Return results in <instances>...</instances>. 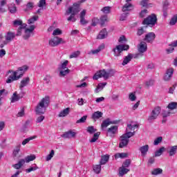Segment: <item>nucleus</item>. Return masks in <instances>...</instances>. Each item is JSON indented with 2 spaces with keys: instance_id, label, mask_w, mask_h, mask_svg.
I'll return each mask as SVG.
<instances>
[{
  "instance_id": "1",
  "label": "nucleus",
  "mask_w": 177,
  "mask_h": 177,
  "mask_svg": "<svg viewBox=\"0 0 177 177\" xmlns=\"http://www.w3.org/2000/svg\"><path fill=\"white\" fill-rule=\"evenodd\" d=\"M27 70H28V66L24 65L19 67L16 71H9L8 73H10V75L6 80V83L12 84L13 81H17V80H20V78L24 75V73H26Z\"/></svg>"
},
{
  "instance_id": "2",
  "label": "nucleus",
  "mask_w": 177,
  "mask_h": 177,
  "mask_svg": "<svg viewBox=\"0 0 177 177\" xmlns=\"http://www.w3.org/2000/svg\"><path fill=\"white\" fill-rule=\"evenodd\" d=\"M80 5L81 3L80 2L74 3L73 6L68 8L65 13L66 16H70L67 19L68 21H72L73 23H75V21H77V19H75V15L81 12V8H80Z\"/></svg>"
},
{
  "instance_id": "3",
  "label": "nucleus",
  "mask_w": 177,
  "mask_h": 177,
  "mask_svg": "<svg viewBox=\"0 0 177 177\" xmlns=\"http://www.w3.org/2000/svg\"><path fill=\"white\" fill-rule=\"evenodd\" d=\"M49 103V97H45L43 98L36 106L35 111L37 114H44L46 111V108L48 107Z\"/></svg>"
},
{
  "instance_id": "4",
  "label": "nucleus",
  "mask_w": 177,
  "mask_h": 177,
  "mask_svg": "<svg viewBox=\"0 0 177 177\" xmlns=\"http://www.w3.org/2000/svg\"><path fill=\"white\" fill-rule=\"evenodd\" d=\"M114 75V72L113 70L109 69L106 71L104 69L100 70L97 71L94 76L93 77V80H99V78H104V80H107L110 77H113Z\"/></svg>"
},
{
  "instance_id": "5",
  "label": "nucleus",
  "mask_w": 177,
  "mask_h": 177,
  "mask_svg": "<svg viewBox=\"0 0 177 177\" xmlns=\"http://www.w3.org/2000/svg\"><path fill=\"white\" fill-rule=\"evenodd\" d=\"M135 136V131L127 132L126 133L121 136L120 138V142L119 143L120 149L127 147L128 146V143H129V138H132V136Z\"/></svg>"
},
{
  "instance_id": "6",
  "label": "nucleus",
  "mask_w": 177,
  "mask_h": 177,
  "mask_svg": "<svg viewBox=\"0 0 177 177\" xmlns=\"http://www.w3.org/2000/svg\"><path fill=\"white\" fill-rule=\"evenodd\" d=\"M35 158H37V157L34 154L27 156L25 159H20L18 162L13 165L12 167L15 168V169H20V168H21V167H23L26 162L28 163L31 161H34Z\"/></svg>"
},
{
  "instance_id": "7",
  "label": "nucleus",
  "mask_w": 177,
  "mask_h": 177,
  "mask_svg": "<svg viewBox=\"0 0 177 177\" xmlns=\"http://www.w3.org/2000/svg\"><path fill=\"white\" fill-rule=\"evenodd\" d=\"M68 64V60H65L63 62H61L58 67V71H59V77H66L68 74H70V69L67 68Z\"/></svg>"
},
{
  "instance_id": "8",
  "label": "nucleus",
  "mask_w": 177,
  "mask_h": 177,
  "mask_svg": "<svg viewBox=\"0 0 177 177\" xmlns=\"http://www.w3.org/2000/svg\"><path fill=\"white\" fill-rule=\"evenodd\" d=\"M128 49H129V45L119 44L113 48L112 51L113 52V55L115 57H120V56H121V53H122L124 50H128Z\"/></svg>"
},
{
  "instance_id": "9",
  "label": "nucleus",
  "mask_w": 177,
  "mask_h": 177,
  "mask_svg": "<svg viewBox=\"0 0 177 177\" xmlns=\"http://www.w3.org/2000/svg\"><path fill=\"white\" fill-rule=\"evenodd\" d=\"M160 113L161 108L160 106H156L153 108L150 115L148 116L147 121L149 122H153L154 120H157V118H158V116L160 115Z\"/></svg>"
},
{
  "instance_id": "10",
  "label": "nucleus",
  "mask_w": 177,
  "mask_h": 177,
  "mask_svg": "<svg viewBox=\"0 0 177 177\" xmlns=\"http://www.w3.org/2000/svg\"><path fill=\"white\" fill-rule=\"evenodd\" d=\"M156 23H157V16L154 14L148 16L142 21V24L147 26H155Z\"/></svg>"
},
{
  "instance_id": "11",
  "label": "nucleus",
  "mask_w": 177,
  "mask_h": 177,
  "mask_svg": "<svg viewBox=\"0 0 177 177\" xmlns=\"http://www.w3.org/2000/svg\"><path fill=\"white\" fill-rule=\"evenodd\" d=\"M60 44H66V41L61 37H55L49 41L50 46H57Z\"/></svg>"
},
{
  "instance_id": "12",
  "label": "nucleus",
  "mask_w": 177,
  "mask_h": 177,
  "mask_svg": "<svg viewBox=\"0 0 177 177\" xmlns=\"http://www.w3.org/2000/svg\"><path fill=\"white\" fill-rule=\"evenodd\" d=\"M139 56H142L140 53H137L136 55L129 54L126 56L122 63V66H127V64L132 60V59H138Z\"/></svg>"
},
{
  "instance_id": "13",
  "label": "nucleus",
  "mask_w": 177,
  "mask_h": 177,
  "mask_svg": "<svg viewBox=\"0 0 177 177\" xmlns=\"http://www.w3.org/2000/svg\"><path fill=\"white\" fill-rule=\"evenodd\" d=\"M24 97V93H18L17 91H15L11 96V103H16L19 102L20 99H23Z\"/></svg>"
},
{
  "instance_id": "14",
  "label": "nucleus",
  "mask_w": 177,
  "mask_h": 177,
  "mask_svg": "<svg viewBox=\"0 0 177 177\" xmlns=\"http://www.w3.org/2000/svg\"><path fill=\"white\" fill-rule=\"evenodd\" d=\"M147 50V44L145 41H141L138 44V53H140L139 57H142L143 56V53Z\"/></svg>"
},
{
  "instance_id": "15",
  "label": "nucleus",
  "mask_w": 177,
  "mask_h": 177,
  "mask_svg": "<svg viewBox=\"0 0 177 177\" xmlns=\"http://www.w3.org/2000/svg\"><path fill=\"white\" fill-rule=\"evenodd\" d=\"M16 37V34L13 32H8L5 36L6 41H3L4 45H8L9 42H12L13 39Z\"/></svg>"
},
{
  "instance_id": "16",
  "label": "nucleus",
  "mask_w": 177,
  "mask_h": 177,
  "mask_svg": "<svg viewBox=\"0 0 177 177\" xmlns=\"http://www.w3.org/2000/svg\"><path fill=\"white\" fill-rule=\"evenodd\" d=\"M35 30V25H31L30 28L25 29V34L24 35V39H28L32 35V32Z\"/></svg>"
},
{
  "instance_id": "17",
  "label": "nucleus",
  "mask_w": 177,
  "mask_h": 177,
  "mask_svg": "<svg viewBox=\"0 0 177 177\" xmlns=\"http://www.w3.org/2000/svg\"><path fill=\"white\" fill-rule=\"evenodd\" d=\"M77 133L73 131L72 130H69L65 133H64L61 137L64 138V139H71V138H75Z\"/></svg>"
},
{
  "instance_id": "18",
  "label": "nucleus",
  "mask_w": 177,
  "mask_h": 177,
  "mask_svg": "<svg viewBox=\"0 0 177 177\" xmlns=\"http://www.w3.org/2000/svg\"><path fill=\"white\" fill-rule=\"evenodd\" d=\"M156 39V34L154 32H149L145 35V37L144 39V41H146V42H153Z\"/></svg>"
},
{
  "instance_id": "19",
  "label": "nucleus",
  "mask_w": 177,
  "mask_h": 177,
  "mask_svg": "<svg viewBox=\"0 0 177 177\" xmlns=\"http://www.w3.org/2000/svg\"><path fill=\"white\" fill-rule=\"evenodd\" d=\"M173 74H174V68H170L167 69L164 76L165 81H169L172 78Z\"/></svg>"
},
{
  "instance_id": "20",
  "label": "nucleus",
  "mask_w": 177,
  "mask_h": 177,
  "mask_svg": "<svg viewBox=\"0 0 177 177\" xmlns=\"http://www.w3.org/2000/svg\"><path fill=\"white\" fill-rule=\"evenodd\" d=\"M30 84V77H24L20 82L19 84V89L21 91H23V88H24V86H27V85Z\"/></svg>"
},
{
  "instance_id": "21",
  "label": "nucleus",
  "mask_w": 177,
  "mask_h": 177,
  "mask_svg": "<svg viewBox=\"0 0 177 177\" xmlns=\"http://www.w3.org/2000/svg\"><path fill=\"white\" fill-rule=\"evenodd\" d=\"M122 12H131V10H133V4L131 3H126L122 9Z\"/></svg>"
},
{
  "instance_id": "22",
  "label": "nucleus",
  "mask_w": 177,
  "mask_h": 177,
  "mask_svg": "<svg viewBox=\"0 0 177 177\" xmlns=\"http://www.w3.org/2000/svg\"><path fill=\"white\" fill-rule=\"evenodd\" d=\"M86 15V10H83L80 12V23L83 26L85 24H88V21H86V19H85Z\"/></svg>"
},
{
  "instance_id": "23",
  "label": "nucleus",
  "mask_w": 177,
  "mask_h": 177,
  "mask_svg": "<svg viewBox=\"0 0 177 177\" xmlns=\"http://www.w3.org/2000/svg\"><path fill=\"white\" fill-rule=\"evenodd\" d=\"M111 124H117V121H111L110 118H107L104 120L101 124L102 128H107L109 125H111Z\"/></svg>"
},
{
  "instance_id": "24",
  "label": "nucleus",
  "mask_w": 177,
  "mask_h": 177,
  "mask_svg": "<svg viewBox=\"0 0 177 177\" xmlns=\"http://www.w3.org/2000/svg\"><path fill=\"white\" fill-rule=\"evenodd\" d=\"M20 151V147H16L12 152V158L14 160H19L21 157V155L19 153Z\"/></svg>"
},
{
  "instance_id": "25",
  "label": "nucleus",
  "mask_w": 177,
  "mask_h": 177,
  "mask_svg": "<svg viewBox=\"0 0 177 177\" xmlns=\"http://www.w3.org/2000/svg\"><path fill=\"white\" fill-rule=\"evenodd\" d=\"M139 150L141 153V156L145 157L146 154H147V152L149 151V145H145L139 148Z\"/></svg>"
},
{
  "instance_id": "26",
  "label": "nucleus",
  "mask_w": 177,
  "mask_h": 177,
  "mask_svg": "<svg viewBox=\"0 0 177 177\" xmlns=\"http://www.w3.org/2000/svg\"><path fill=\"white\" fill-rule=\"evenodd\" d=\"M102 117H103V113L97 111L92 114L91 118L94 121H96V120H99V118H102Z\"/></svg>"
},
{
  "instance_id": "27",
  "label": "nucleus",
  "mask_w": 177,
  "mask_h": 177,
  "mask_svg": "<svg viewBox=\"0 0 177 177\" xmlns=\"http://www.w3.org/2000/svg\"><path fill=\"white\" fill-rule=\"evenodd\" d=\"M105 46L104 44H101L97 49L95 50H93L91 52L88 53V55H97V53H99V52H101V50H103V49H104Z\"/></svg>"
},
{
  "instance_id": "28",
  "label": "nucleus",
  "mask_w": 177,
  "mask_h": 177,
  "mask_svg": "<svg viewBox=\"0 0 177 177\" xmlns=\"http://www.w3.org/2000/svg\"><path fill=\"white\" fill-rule=\"evenodd\" d=\"M107 37V30L106 29L102 30L97 37V39H104Z\"/></svg>"
},
{
  "instance_id": "29",
  "label": "nucleus",
  "mask_w": 177,
  "mask_h": 177,
  "mask_svg": "<svg viewBox=\"0 0 177 177\" xmlns=\"http://www.w3.org/2000/svg\"><path fill=\"white\" fill-rule=\"evenodd\" d=\"M107 85V82H103V83H100L97 86V88L95 90V93H99L101 91H103L104 86Z\"/></svg>"
},
{
  "instance_id": "30",
  "label": "nucleus",
  "mask_w": 177,
  "mask_h": 177,
  "mask_svg": "<svg viewBox=\"0 0 177 177\" xmlns=\"http://www.w3.org/2000/svg\"><path fill=\"white\" fill-rule=\"evenodd\" d=\"M8 10L10 13H11L12 15H15V13L17 12V7H16V4L11 3L8 5Z\"/></svg>"
},
{
  "instance_id": "31",
  "label": "nucleus",
  "mask_w": 177,
  "mask_h": 177,
  "mask_svg": "<svg viewBox=\"0 0 177 177\" xmlns=\"http://www.w3.org/2000/svg\"><path fill=\"white\" fill-rule=\"evenodd\" d=\"M129 172V169H127L126 167H121L119 168V175L120 176H123L124 175H127V173Z\"/></svg>"
},
{
  "instance_id": "32",
  "label": "nucleus",
  "mask_w": 177,
  "mask_h": 177,
  "mask_svg": "<svg viewBox=\"0 0 177 177\" xmlns=\"http://www.w3.org/2000/svg\"><path fill=\"white\" fill-rule=\"evenodd\" d=\"M44 6H46V0H40L38 3V7L41 8L38 9L37 13H41V10L44 9Z\"/></svg>"
},
{
  "instance_id": "33",
  "label": "nucleus",
  "mask_w": 177,
  "mask_h": 177,
  "mask_svg": "<svg viewBox=\"0 0 177 177\" xmlns=\"http://www.w3.org/2000/svg\"><path fill=\"white\" fill-rule=\"evenodd\" d=\"M70 114V108H66L62 111L58 115L59 117H67Z\"/></svg>"
},
{
  "instance_id": "34",
  "label": "nucleus",
  "mask_w": 177,
  "mask_h": 177,
  "mask_svg": "<svg viewBox=\"0 0 177 177\" xmlns=\"http://www.w3.org/2000/svg\"><path fill=\"white\" fill-rule=\"evenodd\" d=\"M140 5L142 6V8H151L152 4L149 3V0H142Z\"/></svg>"
},
{
  "instance_id": "35",
  "label": "nucleus",
  "mask_w": 177,
  "mask_h": 177,
  "mask_svg": "<svg viewBox=\"0 0 177 177\" xmlns=\"http://www.w3.org/2000/svg\"><path fill=\"white\" fill-rule=\"evenodd\" d=\"M177 151V145L171 147L170 150L169 151V155L170 157H172V156H175L176 154Z\"/></svg>"
},
{
  "instance_id": "36",
  "label": "nucleus",
  "mask_w": 177,
  "mask_h": 177,
  "mask_svg": "<svg viewBox=\"0 0 177 177\" xmlns=\"http://www.w3.org/2000/svg\"><path fill=\"white\" fill-rule=\"evenodd\" d=\"M117 131H118V126H112L109 129H108V132L109 133H112V135L115 134Z\"/></svg>"
},
{
  "instance_id": "37",
  "label": "nucleus",
  "mask_w": 177,
  "mask_h": 177,
  "mask_svg": "<svg viewBox=\"0 0 177 177\" xmlns=\"http://www.w3.org/2000/svg\"><path fill=\"white\" fill-rule=\"evenodd\" d=\"M109 158H110V157L107 155L102 156L100 162V165H104V164L109 161Z\"/></svg>"
},
{
  "instance_id": "38",
  "label": "nucleus",
  "mask_w": 177,
  "mask_h": 177,
  "mask_svg": "<svg viewBox=\"0 0 177 177\" xmlns=\"http://www.w3.org/2000/svg\"><path fill=\"white\" fill-rule=\"evenodd\" d=\"M39 19L37 15H34L28 20V24H34Z\"/></svg>"
},
{
  "instance_id": "39",
  "label": "nucleus",
  "mask_w": 177,
  "mask_h": 177,
  "mask_svg": "<svg viewBox=\"0 0 177 177\" xmlns=\"http://www.w3.org/2000/svg\"><path fill=\"white\" fill-rule=\"evenodd\" d=\"M169 110H176L177 109V102H172L167 105Z\"/></svg>"
},
{
  "instance_id": "40",
  "label": "nucleus",
  "mask_w": 177,
  "mask_h": 177,
  "mask_svg": "<svg viewBox=\"0 0 177 177\" xmlns=\"http://www.w3.org/2000/svg\"><path fill=\"white\" fill-rule=\"evenodd\" d=\"M99 136H100V132L95 133L93 138L90 140L91 143H95L97 139H99Z\"/></svg>"
},
{
  "instance_id": "41",
  "label": "nucleus",
  "mask_w": 177,
  "mask_h": 177,
  "mask_svg": "<svg viewBox=\"0 0 177 177\" xmlns=\"http://www.w3.org/2000/svg\"><path fill=\"white\" fill-rule=\"evenodd\" d=\"M165 151V147H162L160 149H159L158 151L155 152V157H160L161 154H162L163 152Z\"/></svg>"
},
{
  "instance_id": "42",
  "label": "nucleus",
  "mask_w": 177,
  "mask_h": 177,
  "mask_svg": "<svg viewBox=\"0 0 177 177\" xmlns=\"http://www.w3.org/2000/svg\"><path fill=\"white\" fill-rule=\"evenodd\" d=\"M128 153H118L115 155V158H127Z\"/></svg>"
},
{
  "instance_id": "43",
  "label": "nucleus",
  "mask_w": 177,
  "mask_h": 177,
  "mask_svg": "<svg viewBox=\"0 0 177 177\" xmlns=\"http://www.w3.org/2000/svg\"><path fill=\"white\" fill-rule=\"evenodd\" d=\"M26 27H27V24H24L23 25H21V26H19L17 32V36L19 37L20 35H21V30H24V28H26Z\"/></svg>"
},
{
  "instance_id": "44",
  "label": "nucleus",
  "mask_w": 177,
  "mask_h": 177,
  "mask_svg": "<svg viewBox=\"0 0 177 177\" xmlns=\"http://www.w3.org/2000/svg\"><path fill=\"white\" fill-rule=\"evenodd\" d=\"M161 174H162V169H160V168L154 169L151 171L152 175H160Z\"/></svg>"
},
{
  "instance_id": "45",
  "label": "nucleus",
  "mask_w": 177,
  "mask_h": 177,
  "mask_svg": "<svg viewBox=\"0 0 177 177\" xmlns=\"http://www.w3.org/2000/svg\"><path fill=\"white\" fill-rule=\"evenodd\" d=\"M129 100H131V102H135V100H136V92L130 93L129 94Z\"/></svg>"
},
{
  "instance_id": "46",
  "label": "nucleus",
  "mask_w": 177,
  "mask_h": 177,
  "mask_svg": "<svg viewBox=\"0 0 177 177\" xmlns=\"http://www.w3.org/2000/svg\"><path fill=\"white\" fill-rule=\"evenodd\" d=\"M87 132L88 133H95V132H97V129H95V127H93V126H89L87 127Z\"/></svg>"
},
{
  "instance_id": "47",
  "label": "nucleus",
  "mask_w": 177,
  "mask_h": 177,
  "mask_svg": "<svg viewBox=\"0 0 177 177\" xmlns=\"http://www.w3.org/2000/svg\"><path fill=\"white\" fill-rule=\"evenodd\" d=\"M53 156H55V150L52 149L50 151V154H48L46 157V161H50V160H52V158H53Z\"/></svg>"
},
{
  "instance_id": "48",
  "label": "nucleus",
  "mask_w": 177,
  "mask_h": 177,
  "mask_svg": "<svg viewBox=\"0 0 177 177\" xmlns=\"http://www.w3.org/2000/svg\"><path fill=\"white\" fill-rule=\"evenodd\" d=\"M35 138H37V136H34L29 137V138L24 140L22 142L23 146H26V145H27V143H28L30 142V140H32L35 139Z\"/></svg>"
},
{
  "instance_id": "49",
  "label": "nucleus",
  "mask_w": 177,
  "mask_h": 177,
  "mask_svg": "<svg viewBox=\"0 0 177 177\" xmlns=\"http://www.w3.org/2000/svg\"><path fill=\"white\" fill-rule=\"evenodd\" d=\"M93 171L95 174H100V171H102V166L100 165L93 166Z\"/></svg>"
},
{
  "instance_id": "50",
  "label": "nucleus",
  "mask_w": 177,
  "mask_h": 177,
  "mask_svg": "<svg viewBox=\"0 0 177 177\" xmlns=\"http://www.w3.org/2000/svg\"><path fill=\"white\" fill-rule=\"evenodd\" d=\"M34 165L35 166H32L29 169H26V172H27V174H30V172H32V171H37V169H38L39 167L35 164Z\"/></svg>"
},
{
  "instance_id": "51",
  "label": "nucleus",
  "mask_w": 177,
  "mask_h": 177,
  "mask_svg": "<svg viewBox=\"0 0 177 177\" xmlns=\"http://www.w3.org/2000/svg\"><path fill=\"white\" fill-rule=\"evenodd\" d=\"M101 26H104V23L107 21V15H103L100 18Z\"/></svg>"
},
{
  "instance_id": "52",
  "label": "nucleus",
  "mask_w": 177,
  "mask_h": 177,
  "mask_svg": "<svg viewBox=\"0 0 177 177\" xmlns=\"http://www.w3.org/2000/svg\"><path fill=\"white\" fill-rule=\"evenodd\" d=\"M102 12H103V13H105L106 15H108L109 13H110V12H111V7L110 6L104 7L102 9Z\"/></svg>"
},
{
  "instance_id": "53",
  "label": "nucleus",
  "mask_w": 177,
  "mask_h": 177,
  "mask_svg": "<svg viewBox=\"0 0 177 177\" xmlns=\"http://www.w3.org/2000/svg\"><path fill=\"white\" fill-rule=\"evenodd\" d=\"M171 114H172V112H171V111L163 110L162 113L163 118H167V117H169Z\"/></svg>"
},
{
  "instance_id": "54",
  "label": "nucleus",
  "mask_w": 177,
  "mask_h": 177,
  "mask_svg": "<svg viewBox=\"0 0 177 177\" xmlns=\"http://www.w3.org/2000/svg\"><path fill=\"white\" fill-rule=\"evenodd\" d=\"M80 55H81V52L75 51V52H73V53H71V55L69 56V57H70V59H74L75 57H78V56H80Z\"/></svg>"
},
{
  "instance_id": "55",
  "label": "nucleus",
  "mask_w": 177,
  "mask_h": 177,
  "mask_svg": "<svg viewBox=\"0 0 177 177\" xmlns=\"http://www.w3.org/2000/svg\"><path fill=\"white\" fill-rule=\"evenodd\" d=\"M86 118H88L87 115L82 117L80 120L76 121V124H84V122L86 121Z\"/></svg>"
},
{
  "instance_id": "56",
  "label": "nucleus",
  "mask_w": 177,
  "mask_h": 177,
  "mask_svg": "<svg viewBox=\"0 0 177 177\" xmlns=\"http://www.w3.org/2000/svg\"><path fill=\"white\" fill-rule=\"evenodd\" d=\"M176 23H177V15H174L171 18V19L169 22V24H170V26H175L176 24Z\"/></svg>"
},
{
  "instance_id": "57",
  "label": "nucleus",
  "mask_w": 177,
  "mask_h": 177,
  "mask_svg": "<svg viewBox=\"0 0 177 177\" xmlns=\"http://www.w3.org/2000/svg\"><path fill=\"white\" fill-rule=\"evenodd\" d=\"M161 142H162V137H158L156 139H155L153 145L154 146H157L159 143H161Z\"/></svg>"
},
{
  "instance_id": "58",
  "label": "nucleus",
  "mask_w": 177,
  "mask_h": 177,
  "mask_svg": "<svg viewBox=\"0 0 177 177\" xmlns=\"http://www.w3.org/2000/svg\"><path fill=\"white\" fill-rule=\"evenodd\" d=\"M139 126L138 124L133 125L132 124H128L127 131H135V128H138Z\"/></svg>"
},
{
  "instance_id": "59",
  "label": "nucleus",
  "mask_w": 177,
  "mask_h": 177,
  "mask_svg": "<svg viewBox=\"0 0 177 177\" xmlns=\"http://www.w3.org/2000/svg\"><path fill=\"white\" fill-rule=\"evenodd\" d=\"M129 165H131V160L129 159H127L126 160L123 164H122V166L124 168H128L129 167Z\"/></svg>"
},
{
  "instance_id": "60",
  "label": "nucleus",
  "mask_w": 177,
  "mask_h": 177,
  "mask_svg": "<svg viewBox=\"0 0 177 177\" xmlns=\"http://www.w3.org/2000/svg\"><path fill=\"white\" fill-rule=\"evenodd\" d=\"M51 79L52 76L50 75H46L44 78V81H45L46 84H50Z\"/></svg>"
},
{
  "instance_id": "61",
  "label": "nucleus",
  "mask_w": 177,
  "mask_h": 177,
  "mask_svg": "<svg viewBox=\"0 0 177 177\" xmlns=\"http://www.w3.org/2000/svg\"><path fill=\"white\" fill-rule=\"evenodd\" d=\"M145 32H146V30H145V28L141 27L140 28H139L137 31V35H143V34H145Z\"/></svg>"
},
{
  "instance_id": "62",
  "label": "nucleus",
  "mask_w": 177,
  "mask_h": 177,
  "mask_svg": "<svg viewBox=\"0 0 177 177\" xmlns=\"http://www.w3.org/2000/svg\"><path fill=\"white\" fill-rule=\"evenodd\" d=\"M97 23H99V19L94 17L92 19V24L91 26H93V27H96V26H97Z\"/></svg>"
},
{
  "instance_id": "63",
  "label": "nucleus",
  "mask_w": 177,
  "mask_h": 177,
  "mask_svg": "<svg viewBox=\"0 0 177 177\" xmlns=\"http://www.w3.org/2000/svg\"><path fill=\"white\" fill-rule=\"evenodd\" d=\"M13 24L14 26H20V27H21L24 24H23V21L21 20H15L14 21Z\"/></svg>"
},
{
  "instance_id": "64",
  "label": "nucleus",
  "mask_w": 177,
  "mask_h": 177,
  "mask_svg": "<svg viewBox=\"0 0 177 177\" xmlns=\"http://www.w3.org/2000/svg\"><path fill=\"white\" fill-rule=\"evenodd\" d=\"M61 34H62V31L59 28L54 30L53 32V35H61Z\"/></svg>"
}]
</instances>
